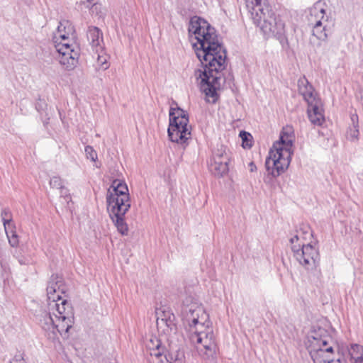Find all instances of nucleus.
I'll return each instance as SVG.
<instances>
[{
  "label": "nucleus",
  "instance_id": "21",
  "mask_svg": "<svg viewBox=\"0 0 363 363\" xmlns=\"http://www.w3.org/2000/svg\"><path fill=\"white\" fill-rule=\"evenodd\" d=\"M308 234L311 236L312 235V233L310 232V228L307 225L303 226L299 230H296V234L290 238L291 246L301 242L305 243L304 241L306 240V235Z\"/></svg>",
  "mask_w": 363,
  "mask_h": 363
},
{
  "label": "nucleus",
  "instance_id": "2",
  "mask_svg": "<svg viewBox=\"0 0 363 363\" xmlns=\"http://www.w3.org/2000/svg\"><path fill=\"white\" fill-rule=\"evenodd\" d=\"M57 277L52 276L47 286L48 306L40 308L35 315L36 320L50 338L55 337L56 331L64 338L69 337L68 332L74 323L72 306L61 294L65 293V286Z\"/></svg>",
  "mask_w": 363,
  "mask_h": 363
},
{
  "label": "nucleus",
  "instance_id": "31",
  "mask_svg": "<svg viewBox=\"0 0 363 363\" xmlns=\"http://www.w3.org/2000/svg\"><path fill=\"white\" fill-rule=\"evenodd\" d=\"M328 363H345L344 359H341L340 357L335 359L334 354L333 355V358H330V361Z\"/></svg>",
  "mask_w": 363,
  "mask_h": 363
},
{
  "label": "nucleus",
  "instance_id": "12",
  "mask_svg": "<svg viewBox=\"0 0 363 363\" xmlns=\"http://www.w3.org/2000/svg\"><path fill=\"white\" fill-rule=\"evenodd\" d=\"M296 259L306 269L316 268L319 261L318 250L311 244L304 242L291 246Z\"/></svg>",
  "mask_w": 363,
  "mask_h": 363
},
{
  "label": "nucleus",
  "instance_id": "8",
  "mask_svg": "<svg viewBox=\"0 0 363 363\" xmlns=\"http://www.w3.org/2000/svg\"><path fill=\"white\" fill-rule=\"evenodd\" d=\"M181 316L186 334L211 323L202 304L191 296L182 301Z\"/></svg>",
  "mask_w": 363,
  "mask_h": 363
},
{
  "label": "nucleus",
  "instance_id": "27",
  "mask_svg": "<svg viewBox=\"0 0 363 363\" xmlns=\"http://www.w3.org/2000/svg\"><path fill=\"white\" fill-rule=\"evenodd\" d=\"M86 157L92 162H96L98 159V155L96 150L90 145H87L84 149Z\"/></svg>",
  "mask_w": 363,
  "mask_h": 363
},
{
  "label": "nucleus",
  "instance_id": "5",
  "mask_svg": "<svg viewBox=\"0 0 363 363\" xmlns=\"http://www.w3.org/2000/svg\"><path fill=\"white\" fill-rule=\"evenodd\" d=\"M293 140L294 135L284 130L279 140L273 144L265 162L266 168L272 177H277L288 169L293 154Z\"/></svg>",
  "mask_w": 363,
  "mask_h": 363
},
{
  "label": "nucleus",
  "instance_id": "26",
  "mask_svg": "<svg viewBox=\"0 0 363 363\" xmlns=\"http://www.w3.org/2000/svg\"><path fill=\"white\" fill-rule=\"evenodd\" d=\"M1 218L4 226L13 225L11 219V213L8 208H4L1 211Z\"/></svg>",
  "mask_w": 363,
  "mask_h": 363
},
{
  "label": "nucleus",
  "instance_id": "4",
  "mask_svg": "<svg viewBox=\"0 0 363 363\" xmlns=\"http://www.w3.org/2000/svg\"><path fill=\"white\" fill-rule=\"evenodd\" d=\"M262 0H245L246 6L255 24L267 37H275L282 44L286 41L285 23L269 6H262Z\"/></svg>",
  "mask_w": 363,
  "mask_h": 363
},
{
  "label": "nucleus",
  "instance_id": "25",
  "mask_svg": "<svg viewBox=\"0 0 363 363\" xmlns=\"http://www.w3.org/2000/svg\"><path fill=\"white\" fill-rule=\"evenodd\" d=\"M97 56V63L100 66V68L106 70L109 67V64L108 62V56L105 54L104 50L99 51L96 52Z\"/></svg>",
  "mask_w": 363,
  "mask_h": 363
},
{
  "label": "nucleus",
  "instance_id": "15",
  "mask_svg": "<svg viewBox=\"0 0 363 363\" xmlns=\"http://www.w3.org/2000/svg\"><path fill=\"white\" fill-rule=\"evenodd\" d=\"M323 103L321 100L308 104L307 113L311 123L317 126H320L325 121Z\"/></svg>",
  "mask_w": 363,
  "mask_h": 363
},
{
  "label": "nucleus",
  "instance_id": "32",
  "mask_svg": "<svg viewBox=\"0 0 363 363\" xmlns=\"http://www.w3.org/2000/svg\"><path fill=\"white\" fill-rule=\"evenodd\" d=\"M249 166L250 167V172H255L257 170V167L253 162H250Z\"/></svg>",
  "mask_w": 363,
  "mask_h": 363
},
{
  "label": "nucleus",
  "instance_id": "23",
  "mask_svg": "<svg viewBox=\"0 0 363 363\" xmlns=\"http://www.w3.org/2000/svg\"><path fill=\"white\" fill-rule=\"evenodd\" d=\"M357 115H352L351 116L353 126L347 130V138L351 140H357L359 137L358 123H355V121L357 120Z\"/></svg>",
  "mask_w": 363,
  "mask_h": 363
},
{
  "label": "nucleus",
  "instance_id": "35",
  "mask_svg": "<svg viewBox=\"0 0 363 363\" xmlns=\"http://www.w3.org/2000/svg\"><path fill=\"white\" fill-rule=\"evenodd\" d=\"M93 1H94V0H87V1H89V2H90V3H91V2H92Z\"/></svg>",
  "mask_w": 363,
  "mask_h": 363
},
{
  "label": "nucleus",
  "instance_id": "3",
  "mask_svg": "<svg viewBox=\"0 0 363 363\" xmlns=\"http://www.w3.org/2000/svg\"><path fill=\"white\" fill-rule=\"evenodd\" d=\"M106 203L109 216L117 230L122 235H127L128 227L124 217L130 208V201L128 186L123 181H113L108 189Z\"/></svg>",
  "mask_w": 363,
  "mask_h": 363
},
{
  "label": "nucleus",
  "instance_id": "20",
  "mask_svg": "<svg viewBox=\"0 0 363 363\" xmlns=\"http://www.w3.org/2000/svg\"><path fill=\"white\" fill-rule=\"evenodd\" d=\"M352 363H363V346L358 344H352L348 348Z\"/></svg>",
  "mask_w": 363,
  "mask_h": 363
},
{
  "label": "nucleus",
  "instance_id": "34",
  "mask_svg": "<svg viewBox=\"0 0 363 363\" xmlns=\"http://www.w3.org/2000/svg\"><path fill=\"white\" fill-rule=\"evenodd\" d=\"M98 8V5L96 4H94V5L91 7V11L94 12V10H96Z\"/></svg>",
  "mask_w": 363,
  "mask_h": 363
},
{
  "label": "nucleus",
  "instance_id": "10",
  "mask_svg": "<svg viewBox=\"0 0 363 363\" xmlns=\"http://www.w3.org/2000/svg\"><path fill=\"white\" fill-rule=\"evenodd\" d=\"M326 333V330L319 328L312 336L314 342L310 354L314 363H328L333 358L334 350L331 345H328L330 337Z\"/></svg>",
  "mask_w": 363,
  "mask_h": 363
},
{
  "label": "nucleus",
  "instance_id": "22",
  "mask_svg": "<svg viewBox=\"0 0 363 363\" xmlns=\"http://www.w3.org/2000/svg\"><path fill=\"white\" fill-rule=\"evenodd\" d=\"M9 242L12 247H16L18 245V236L16 232V227L14 225H6L4 227Z\"/></svg>",
  "mask_w": 363,
  "mask_h": 363
},
{
  "label": "nucleus",
  "instance_id": "6",
  "mask_svg": "<svg viewBox=\"0 0 363 363\" xmlns=\"http://www.w3.org/2000/svg\"><path fill=\"white\" fill-rule=\"evenodd\" d=\"M201 328L187 333L188 339L201 359L214 362L217 358L218 345L211 323Z\"/></svg>",
  "mask_w": 363,
  "mask_h": 363
},
{
  "label": "nucleus",
  "instance_id": "11",
  "mask_svg": "<svg viewBox=\"0 0 363 363\" xmlns=\"http://www.w3.org/2000/svg\"><path fill=\"white\" fill-rule=\"evenodd\" d=\"M53 44L58 53L60 63L67 70L73 69L78 63L79 48L77 43H59L53 39Z\"/></svg>",
  "mask_w": 363,
  "mask_h": 363
},
{
  "label": "nucleus",
  "instance_id": "16",
  "mask_svg": "<svg viewBox=\"0 0 363 363\" xmlns=\"http://www.w3.org/2000/svg\"><path fill=\"white\" fill-rule=\"evenodd\" d=\"M298 88L300 94L308 104L320 100L318 94L315 92L313 86L309 83L306 77H301L298 80Z\"/></svg>",
  "mask_w": 363,
  "mask_h": 363
},
{
  "label": "nucleus",
  "instance_id": "24",
  "mask_svg": "<svg viewBox=\"0 0 363 363\" xmlns=\"http://www.w3.org/2000/svg\"><path fill=\"white\" fill-rule=\"evenodd\" d=\"M50 186L51 188L60 190V194H63V191H67V189L63 186L62 181L59 177H52L50 180Z\"/></svg>",
  "mask_w": 363,
  "mask_h": 363
},
{
  "label": "nucleus",
  "instance_id": "1",
  "mask_svg": "<svg viewBox=\"0 0 363 363\" xmlns=\"http://www.w3.org/2000/svg\"><path fill=\"white\" fill-rule=\"evenodd\" d=\"M188 31L196 57L203 70L195 72L200 86L208 103L215 104L219 96L217 91L225 82L223 71L226 67V50L220 43L216 29L205 19L193 16Z\"/></svg>",
  "mask_w": 363,
  "mask_h": 363
},
{
  "label": "nucleus",
  "instance_id": "17",
  "mask_svg": "<svg viewBox=\"0 0 363 363\" xmlns=\"http://www.w3.org/2000/svg\"><path fill=\"white\" fill-rule=\"evenodd\" d=\"M86 36L94 52L103 51V48H104L103 33L98 27L89 26Z\"/></svg>",
  "mask_w": 363,
  "mask_h": 363
},
{
  "label": "nucleus",
  "instance_id": "30",
  "mask_svg": "<svg viewBox=\"0 0 363 363\" xmlns=\"http://www.w3.org/2000/svg\"><path fill=\"white\" fill-rule=\"evenodd\" d=\"M10 363H26L25 359L21 357V355H16L14 358H13Z\"/></svg>",
  "mask_w": 363,
  "mask_h": 363
},
{
  "label": "nucleus",
  "instance_id": "18",
  "mask_svg": "<svg viewBox=\"0 0 363 363\" xmlns=\"http://www.w3.org/2000/svg\"><path fill=\"white\" fill-rule=\"evenodd\" d=\"M147 347L150 350V354L155 357L160 363H163L164 360L169 361L164 346L162 345L160 340L157 337L151 338Z\"/></svg>",
  "mask_w": 363,
  "mask_h": 363
},
{
  "label": "nucleus",
  "instance_id": "29",
  "mask_svg": "<svg viewBox=\"0 0 363 363\" xmlns=\"http://www.w3.org/2000/svg\"><path fill=\"white\" fill-rule=\"evenodd\" d=\"M169 363H185L184 355L182 352H177L174 357L171 356L170 359L168 358Z\"/></svg>",
  "mask_w": 363,
  "mask_h": 363
},
{
  "label": "nucleus",
  "instance_id": "9",
  "mask_svg": "<svg viewBox=\"0 0 363 363\" xmlns=\"http://www.w3.org/2000/svg\"><path fill=\"white\" fill-rule=\"evenodd\" d=\"M307 18L308 26L312 28L313 35L320 40L326 41L334 23L331 16L326 14L320 2L315 3L310 9Z\"/></svg>",
  "mask_w": 363,
  "mask_h": 363
},
{
  "label": "nucleus",
  "instance_id": "13",
  "mask_svg": "<svg viewBox=\"0 0 363 363\" xmlns=\"http://www.w3.org/2000/svg\"><path fill=\"white\" fill-rule=\"evenodd\" d=\"M226 150V147L220 144L213 152L208 168L216 177H220L228 172L229 157Z\"/></svg>",
  "mask_w": 363,
  "mask_h": 363
},
{
  "label": "nucleus",
  "instance_id": "19",
  "mask_svg": "<svg viewBox=\"0 0 363 363\" xmlns=\"http://www.w3.org/2000/svg\"><path fill=\"white\" fill-rule=\"evenodd\" d=\"M69 24L68 21L62 23L60 22L59 26H57V33L55 35L53 39H57L59 43H76L73 38H71L69 36V33L72 30V28L70 26H68V31H66L65 29L67 28V25Z\"/></svg>",
  "mask_w": 363,
  "mask_h": 363
},
{
  "label": "nucleus",
  "instance_id": "14",
  "mask_svg": "<svg viewBox=\"0 0 363 363\" xmlns=\"http://www.w3.org/2000/svg\"><path fill=\"white\" fill-rule=\"evenodd\" d=\"M156 323L158 331L167 336H170L177 330L175 316L169 310L157 311Z\"/></svg>",
  "mask_w": 363,
  "mask_h": 363
},
{
  "label": "nucleus",
  "instance_id": "28",
  "mask_svg": "<svg viewBox=\"0 0 363 363\" xmlns=\"http://www.w3.org/2000/svg\"><path fill=\"white\" fill-rule=\"evenodd\" d=\"M240 136L242 138V147L244 148H250L252 147V143L250 140V138H252V135L246 133L245 131H241L240 133Z\"/></svg>",
  "mask_w": 363,
  "mask_h": 363
},
{
  "label": "nucleus",
  "instance_id": "7",
  "mask_svg": "<svg viewBox=\"0 0 363 363\" xmlns=\"http://www.w3.org/2000/svg\"><path fill=\"white\" fill-rule=\"evenodd\" d=\"M169 116L168 137L172 143L181 145L185 148L191 139L189 114L180 108L171 107Z\"/></svg>",
  "mask_w": 363,
  "mask_h": 363
},
{
  "label": "nucleus",
  "instance_id": "33",
  "mask_svg": "<svg viewBox=\"0 0 363 363\" xmlns=\"http://www.w3.org/2000/svg\"><path fill=\"white\" fill-rule=\"evenodd\" d=\"M61 196H65L67 199H69V194L68 191L67 192L65 191H63V194H61Z\"/></svg>",
  "mask_w": 363,
  "mask_h": 363
}]
</instances>
